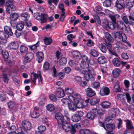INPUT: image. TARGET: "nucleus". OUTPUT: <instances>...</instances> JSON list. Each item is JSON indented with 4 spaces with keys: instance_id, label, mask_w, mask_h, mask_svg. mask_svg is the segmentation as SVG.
<instances>
[{
    "instance_id": "nucleus-59",
    "label": "nucleus",
    "mask_w": 134,
    "mask_h": 134,
    "mask_svg": "<svg viewBox=\"0 0 134 134\" xmlns=\"http://www.w3.org/2000/svg\"><path fill=\"white\" fill-rule=\"evenodd\" d=\"M49 98L53 102H55L57 100V98L55 95L52 94L49 96Z\"/></svg>"
},
{
    "instance_id": "nucleus-48",
    "label": "nucleus",
    "mask_w": 134,
    "mask_h": 134,
    "mask_svg": "<svg viewBox=\"0 0 134 134\" xmlns=\"http://www.w3.org/2000/svg\"><path fill=\"white\" fill-rule=\"evenodd\" d=\"M2 77L4 82L6 83H8L9 81V79L8 77L7 74L3 73L2 75Z\"/></svg>"
},
{
    "instance_id": "nucleus-6",
    "label": "nucleus",
    "mask_w": 134,
    "mask_h": 134,
    "mask_svg": "<svg viewBox=\"0 0 134 134\" xmlns=\"http://www.w3.org/2000/svg\"><path fill=\"white\" fill-rule=\"evenodd\" d=\"M47 15L46 14H43L36 12L34 14V16L36 19L38 20L41 21L42 23H45L47 21L46 16Z\"/></svg>"
},
{
    "instance_id": "nucleus-17",
    "label": "nucleus",
    "mask_w": 134,
    "mask_h": 134,
    "mask_svg": "<svg viewBox=\"0 0 134 134\" xmlns=\"http://www.w3.org/2000/svg\"><path fill=\"white\" fill-rule=\"evenodd\" d=\"M124 121L126 122V125L127 130H134V127L132 125V121L131 120L127 119L125 120Z\"/></svg>"
},
{
    "instance_id": "nucleus-61",
    "label": "nucleus",
    "mask_w": 134,
    "mask_h": 134,
    "mask_svg": "<svg viewBox=\"0 0 134 134\" xmlns=\"http://www.w3.org/2000/svg\"><path fill=\"white\" fill-rule=\"evenodd\" d=\"M122 58L125 60H127L129 59V56L126 53H123L121 55Z\"/></svg>"
},
{
    "instance_id": "nucleus-27",
    "label": "nucleus",
    "mask_w": 134,
    "mask_h": 134,
    "mask_svg": "<svg viewBox=\"0 0 134 134\" xmlns=\"http://www.w3.org/2000/svg\"><path fill=\"white\" fill-rule=\"evenodd\" d=\"M38 76V74H37L34 72L31 73V80L35 85H36V80Z\"/></svg>"
},
{
    "instance_id": "nucleus-18",
    "label": "nucleus",
    "mask_w": 134,
    "mask_h": 134,
    "mask_svg": "<svg viewBox=\"0 0 134 134\" xmlns=\"http://www.w3.org/2000/svg\"><path fill=\"white\" fill-rule=\"evenodd\" d=\"M56 95L58 97L61 98L64 96L65 94L64 90L59 88L57 89Z\"/></svg>"
},
{
    "instance_id": "nucleus-55",
    "label": "nucleus",
    "mask_w": 134,
    "mask_h": 134,
    "mask_svg": "<svg viewBox=\"0 0 134 134\" xmlns=\"http://www.w3.org/2000/svg\"><path fill=\"white\" fill-rule=\"evenodd\" d=\"M31 117L34 118H38L40 116L39 114L36 111H34L31 114Z\"/></svg>"
},
{
    "instance_id": "nucleus-4",
    "label": "nucleus",
    "mask_w": 134,
    "mask_h": 134,
    "mask_svg": "<svg viewBox=\"0 0 134 134\" xmlns=\"http://www.w3.org/2000/svg\"><path fill=\"white\" fill-rule=\"evenodd\" d=\"M74 98L75 103L77 108H84L85 107L86 104H84L86 103V101L82 100L79 96H78L77 94L74 96Z\"/></svg>"
},
{
    "instance_id": "nucleus-43",
    "label": "nucleus",
    "mask_w": 134,
    "mask_h": 134,
    "mask_svg": "<svg viewBox=\"0 0 134 134\" xmlns=\"http://www.w3.org/2000/svg\"><path fill=\"white\" fill-rule=\"evenodd\" d=\"M115 0H105L103 2V5L106 7H109L111 6V2Z\"/></svg>"
},
{
    "instance_id": "nucleus-3",
    "label": "nucleus",
    "mask_w": 134,
    "mask_h": 134,
    "mask_svg": "<svg viewBox=\"0 0 134 134\" xmlns=\"http://www.w3.org/2000/svg\"><path fill=\"white\" fill-rule=\"evenodd\" d=\"M65 130L66 132L70 131L71 134H75L76 132L75 128L79 129L81 127L80 124L79 123H76L73 125L69 123Z\"/></svg>"
},
{
    "instance_id": "nucleus-19",
    "label": "nucleus",
    "mask_w": 134,
    "mask_h": 134,
    "mask_svg": "<svg viewBox=\"0 0 134 134\" xmlns=\"http://www.w3.org/2000/svg\"><path fill=\"white\" fill-rule=\"evenodd\" d=\"M8 47L10 49L16 50L18 48L19 45L16 42L13 41L9 44Z\"/></svg>"
},
{
    "instance_id": "nucleus-47",
    "label": "nucleus",
    "mask_w": 134,
    "mask_h": 134,
    "mask_svg": "<svg viewBox=\"0 0 134 134\" xmlns=\"http://www.w3.org/2000/svg\"><path fill=\"white\" fill-rule=\"evenodd\" d=\"M27 47L24 45H21L20 46V50L21 53H25L28 51Z\"/></svg>"
},
{
    "instance_id": "nucleus-20",
    "label": "nucleus",
    "mask_w": 134,
    "mask_h": 134,
    "mask_svg": "<svg viewBox=\"0 0 134 134\" xmlns=\"http://www.w3.org/2000/svg\"><path fill=\"white\" fill-rule=\"evenodd\" d=\"M37 59L38 63H41L44 59V54L41 52H38L36 53Z\"/></svg>"
},
{
    "instance_id": "nucleus-15",
    "label": "nucleus",
    "mask_w": 134,
    "mask_h": 134,
    "mask_svg": "<svg viewBox=\"0 0 134 134\" xmlns=\"http://www.w3.org/2000/svg\"><path fill=\"white\" fill-rule=\"evenodd\" d=\"M115 28L118 30H122L126 26L124 23L122 21H117L116 23Z\"/></svg>"
},
{
    "instance_id": "nucleus-5",
    "label": "nucleus",
    "mask_w": 134,
    "mask_h": 134,
    "mask_svg": "<svg viewBox=\"0 0 134 134\" xmlns=\"http://www.w3.org/2000/svg\"><path fill=\"white\" fill-rule=\"evenodd\" d=\"M13 1V0H8L6 2V10L9 13H10L13 11H15L16 9V6L14 5Z\"/></svg>"
},
{
    "instance_id": "nucleus-44",
    "label": "nucleus",
    "mask_w": 134,
    "mask_h": 134,
    "mask_svg": "<svg viewBox=\"0 0 134 134\" xmlns=\"http://www.w3.org/2000/svg\"><path fill=\"white\" fill-rule=\"evenodd\" d=\"M105 37L107 39L105 41H108L109 42H113L114 40L113 37L108 32H107L105 34Z\"/></svg>"
},
{
    "instance_id": "nucleus-21",
    "label": "nucleus",
    "mask_w": 134,
    "mask_h": 134,
    "mask_svg": "<svg viewBox=\"0 0 134 134\" xmlns=\"http://www.w3.org/2000/svg\"><path fill=\"white\" fill-rule=\"evenodd\" d=\"M84 71L85 72V73H83L84 74V77L87 81H93L94 80L95 78L93 76H91L87 71Z\"/></svg>"
},
{
    "instance_id": "nucleus-63",
    "label": "nucleus",
    "mask_w": 134,
    "mask_h": 134,
    "mask_svg": "<svg viewBox=\"0 0 134 134\" xmlns=\"http://www.w3.org/2000/svg\"><path fill=\"white\" fill-rule=\"evenodd\" d=\"M22 32V31L18 30L16 29L15 32V34L17 37H19L21 35Z\"/></svg>"
},
{
    "instance_id": "nucleus-46",
    "label": "nucleus",
    "mask_w": 134,
    "mask_h": 134,
    "mask_svg": "<svg viewBox=\"0 0 134 134\" xmlns=\"http://www.w3.org/2000/svg\"><path fill=\"white\" fill-rule=\"evenodd\" d=\"M122 19L126 24H129L132 25H133L134 24V22L131 21H129L128 19L126 16H124L122 18Z\"/></svg>"
},
{
    "instance_id": "nucleus-14",
    "label": "nucleus",
    "mask_w": 134,
    "mask_h": 134,
    "mask_svg": "<svg viewBox=\"0 0 134 134\" xmlns=\"http://www.w3.org/2000/svg\"><path fill=\"white\" fill-rule=\"evenodd\" d=\"M86 94L87 96L90 97H92L96 94L95 91L92 88L88 87L85 90Z\"/></svg>"
},
{
    "instance_id": "nucleus-40",
    "label": "nucleus",
    "mask_w": 134,
    "mask_h": 134,
    "mask_svg": "<svg viewBox=\"0 0 134 134\" xmlns=\"http://www.w3.org/2000/svg\"><path fill=\"white\" fill-rule=\"evenodd\" d=\"M99 99L96 97H94L92 99L90 100V104L91 105H94L98 104L99 102Z\"/></svg>"
},
{
    "instance_id": "nucleus-1",
    "label": "nucleus",
    "mask_w": 134,
    "mask_h": 134,
    "mask_svg": "<svg viewBox=\"0 0 134 134\" xmlns=\"http://www.w3.org/2000/svg\"><path fill=\"white\" fill-rule=\"evenodd\" d=\"M55 118L57 120L58 126L62 127L65 131L68 124L70 123L69 117L67 115L64 116L60 113L58 112L55 114Z\"/></svg>"
},
{
    "instance_id": "nucleus-30",
    "label": "nucleus",
    "mask_w": 134,
    "mask_h": 134,
    "mask_svg": "<svg viewBox=\"0 0 134 134\" xmlns=\"http://www.w3.org/2000/svg\"><path fill=\"white\" fill-rule=\"evenodd\" d=\"M59 0H48L47 2L48 4L50 6V8H54V6L52 4L53 3L55 6H57L58 3L59 2Z\"/></svg>"
},
{
    "instance_id": "nucleus-64",
    "label": "nucleus",
    "mask_w": 134,
    "mask_h": 134,
    "mask_svg": "<svg viewBox=\"0 0 134 134\" xmlns=\"http://www.w3.org/2000/svg\"><path fill=\"white\" fill-rule=\"evenodd\" d=\"M94 43L92 41L91 39H88L86 43V45L88 47H92L94 46Z\"/></svg>"
},
{
    "instance_id": "nucleus-32",
    "label": "nucleus",
    "mask_w": 134,
    "mask_h": 134,
    "mask_svg": "<svg viewBox=\"0 0 134 134\" xmlns=\"http://www.w3.org/2000/svg\"><path fill=\"white\" fill-rule=\"evenodd\" d=\"M89 63H91L90 62H81L80 64V66L81 68L83 69H85L88 68L89 66Z\"/></svg>"
},
{
    "instance_id": "nucleus-28",
    "label": "nucleus",
    "mask_w": 134,
    "mask_h": 134,
    "mask_svg": "<svg viewBox=\"0 0 134 134\" xmlns=\"http://www.w3.org/2000/svg\"><path fill=\"white\" fill-rule=\"evenodd\" d=\"M113 64L115 67H119L120 66L121 62L117 58H115L112 61Z\"/></svg>"
},
{
    "instance_id": "nucleus-16",
    "label": "nucleus",
    "mask_w": 134,
    "mask_h": 134,
    "mask_svg": "<svg viewBox=\"0 0 134 134\" xmlns=\"http://www.w3.org/2000/svg\"><path fill=\"white\" fill-rule=\"evenodd\" d=\"M4 30L5 34L8 36V37L9 36L13 35V33L12 29L10 27L5 25L4 27Z\"/></svg>"
},
{
    "instance_id": "nucleus-24",
    "label": "nucleus",
    "mask_w": 134,
    "mask_h": 134,
    "mask_svg": "<svg viewBox=\"0 0 134 134\" xmlns=\"http://www.w3.org/2000/svg\"><path fill=\"white\" fill-rule=\"evenodd\" d=\"M109 17L111 20L112 22L114 23L117 22L116 20L119 19L120 17V16L118 14H116L115 15L109 14Z\"/></svg>"
},
{
    "instance_id": "nucleus-13",
    "label": "nucleus",
    "mask_w": 134,
    "mask_h": 134,
    "mask_svg": "<svg viewBox=\"0 0 134 134\" xmlns=\"http://www.w3.org/2000/svg\"><path fill=\"white\" fill-rule=\"evenodd\" d=\"M34 57V54L31 52L26 53L24 57V62L25 63L30 62Z\"/></svg>"
},
{
    "instance_id": "nucleus-39",
    "label": "nucleus",
    "mask_w": 134,
    "mask_h": 134,
    "mask_svg": "<svg viewBox=\"0 0 134 134\" xmlns=\"http://www.w3.org/2000/svg\"><path fill=\"white\" fill-rule=\"evenodd\" d=\"M81 119V118L77 114H74L72 117L71 120L74 122H78Z\"/></svg>"
},
{
    "instance_id": "nucleus-29",
    "label": "nucleus",
    "mask_w": 134,
    "mask_h": 134,
    "mask_svg": "<svg viewBox=\"0 0 134 134\" xmlns=\"http://www.w3.org/2000/svg\"><path fill=\"white\" fill-rule=\"evenodd\" d=\"M72 56L76 59H80L81 57V55L80 53L77 51H75L72 52L71 53Z\"/></svg>"
},
{
    "instance_id": "nucleus-53",
    "label": "nucleus",
    "mask_w": 134,
    "mask_h": 134,
    "mask_svg": "<svg viewBox=\"0 0 134 134\" xmlns=\"http://www.w3.org/2000/svg\"><path fill=\"white\" fill-rule=\"evenodd\" d=\"M115 24H116V23H114L113 22L109 21V26L108 27L111 30H113L115 28Z\"/></svg>"
},
{
    "instance_id": "nucleus-57",
    "label": "nucleus",
    "mask_w": 134,
    "mask_h": 134,
    "mask_svg": "<svg viewBox=\"0 0 134 134\" xmlns=\"http://www.w3.org/2000/svg\"><path fill=\"white\" fill-rule=\"evenodd\" d=\"M117 97L118 99H120L121 100L124 101L125 99V96L123 94H118L117 95Z\"/></svg>"
},
{
    "instance_id": "nucleus-12",
    "label": "nucleus",
    "mask_w": 134,
    "mask_h": 134,
    "mask_svg": "<svg viewBox=\"0 0 134 134\" xmlns=\"http://www.w3.org/2000/svg\"><path fill=\"white\" fill-rule=\"evenodd\" d=\"M115 6L119 9H121L125 6V1L124 0H117L115 3Z\"/></svg>"
},
{
    "instance_id": "nucleus-51",
    "label": "nucleus",
    "mask_w": 134,
    "mask_h": 134,
    "mask_svg": "<svg viewBox=\"0 0 134 134\" xmlns=\"http://www.w3.org/2000/svg\"><path fill=\"white\" fill-rule=\"evenodd\" d=\"M93 17L96 24L100 25L101 23V21L98 15L96 14H94L93 15Z\"/></svg>"
},
{
    "instance_id": "nucleus-2",
    "label": "nucleus",
    "mask_w": 134,
    "mask_h": 134,
    "mask_svg": "<svg viewBox=\"0 0 134 134\" xmlns=\"http://www.w3.org/2000/svg\"><path fill=\"white\" fill-rule=\"evenodd\" d=\"M114 37L116 38H119L120 41H121L124 43L127 44L128 46L130 47L131 44L130 43L126 41L127 38L125 34L121 31H117L114 33Z\"/></svg>"
},
{
    "instance_id": "nucleus-23",
    "label": "nucleus",
    "mask_w": 134,
    "mask_h": 134,
    "mask_svg": "<svg viewBox=\"0 0 134 134\" xmlns=\"http://www.w3.org/2000/svg\"><path fill=\"white\" fill-rule=\"evenodd\" d=\"M94 110L96 111V115L97 114L100 116L103 115L104 113L105 110L103 108H99V105L97 106L96 108H94Z\"/></svg>"
},
{
    "instance_id": "nucleus-54",
    "label": "nucleus",
    "mask_w": 134,
    "mask_h": 134,
    "mask_svg": "<svg viewBox=\"0 0 134 134\" xmlns=\"http://www.w3.org/2000/svg\"><path fill=\"white\" fill-rule=\"evenodd\" d=\"M21 16L23 20L26 21L27 20L28 13H23L21 14Z\"/></svg>"
},
{
    "instance_id": "nucleus-37",
    "label": "nucleus",
    "mask_w": 134,
    "mask_h": 134,
    "mask_svg": "<svg viewBox=\"0 0 134 134\" xmlns=\"http://www.w3.org/2000/svg\"><path fill=\"white\" fill-rule=\"evenodd\" d=\"M89 53L94 57H97L99 55L98 51L94 49H90L89 51Z\"/></svg>"
},
{
    "instance_id": "nucleus-38",
    "label": "nucleus",
    "mask_w": 134,
    "mask_h": 134,
    "mask_svg": "<svg viewBox=\"0 0 134 134\" xmlns=\"http://www.w3.org/2000/svg\"><path fill=\"white\" fill-rule=\"evenodd\" d=\"M105 44L104 43H102L99 45V47L101 51L103 53H105L107 52V48L105 46Z\"/></svg>"
},
{
    "instance_id": "nucleus-8",
    "label": "nucleus",
    "mask_w": 134,
    "mask_h": 134,
    "mask_svg": "<svg viewBox=\"0 0 134 134\" xmlns=\"http://www.w3.org/2000/svg\"><path fill=\"white\" fill-rule=\"evenodd\" d=\"M70 97L71 98H71H70L71 101H70L68 105L69 108L71 110L75 111L76 110L77 107L76 104H75V103L74 102V96H70Z\"/></svg>"
},
{
    "instance_id": "nucleus-34",
    "label": "nucleus",
    "mask_w": 134,
    "mask_h": 134,
    "mask_svg": "<svg viewBox=\"0 0 134 134\" xmlns=\"http://www.w3.org/2000/svg\"><path fill=\"white\" fill-rule=\"evenodd\" d=\"M97 60L98 62L100 64H103L107 63V59L104 56L99 57Z\"/></svg>"
},
{
    "instance_id": "nucleus-9",
    "label": "nucleus",
    "mask_w": 134,
    "mask_h": 134,
    "mask_svg": "<svg viewBox=\"0 0 134 134\" xmlns=\"http://www.w3.org/2000/svg\"><path fill=\"white\" fill-rule=\"evenodd\" d=\"M22 124L23 127L22 129L26 133L27 132V130H30L31 129V124L30 122L28 121L25 120L23 121Z\"/></svg>"
},
{
    "instance_id": "nucleus-58",
    "label": "nucleus",
    "mask_w": 134,
    "mask_h": 134,
    "mask_svg": "<svg viewBox=\"0 0 134 134\" xmlns=\"http://www.w3.org/2000/svg\"><path fill=\"white\" fill-rule=\"evenodd\" d=\"M50 65L49 63L47 62H45L43 65V68L45 70H48Z\"/></svg>"
},
{
    "instance_id": "nucleus-10",
    "label": "nucleus",
    "mask_w": 134,
    "mask_h": 134,
    "mask_svg": "<svg viewBox=\"0 0 134 134\" xmlns=\"http://www.w3.org/2000/svg\"><path fill=\"white\" fill-rule=\"evenodd\" d=\"M97 116L96 111L94 109L88 112L86 115V118L91 120H93Z\"/></svg>"
},
{
    "instance_id": "nucleus-7",
    "label": "nucleus",
    "mask_w": 134,
    "mask_h": 134,
    "mask_svg": "<svg viewBox=\"0 0 134 134\" xmlns=\"http://www.w3.org/2000/svg\"><path fill=\"white\" fill-rule=\"evenodd\" d=\"M115 129V125L114 123H108L106 125L105 130L106 134H114L113 130Z\"/></svg>"
},
{
    "instance_id": "nucleus-22",
    "label": "nucleus",
    "mask_w": 134,
    "mask_h": 134,
    "mask_svg": "<svg viewBox=\"0 0 134 134\" xmlns=\"http://www.w3.org/2000/svg\"><path fill=\"white\" fill-rule=\"evenodd\" d=\"M8 38V36L5 34L4 31H0V39L3 40L4 43H6L7 41V39Z\"/></svg>"
},
{
    "instance_id": "nucleus-56",
    "label": "nucleus",
    "mask_w": 134,
    "mask_h": 134,
    "mask_svg": "<svg viewBox=\"0 0 134 134\" xmlns=\"http://www.w3.org/2000/svg\"><path fill=\"white\" fill-rule=\"evenodd\" d=\"M65 92L66 93L71 94L73 93L74 91L71 88H65Z\"/></svg>"
},
{
    "instance_id": "nucleus-60",
    "label": "nucleus",
    "mask_w": 134,
    "mask_h": 134,
    "mask_svg": "<svg viewBox=\"0 0 134 134\" xmlns=\"http://www.w3.org/2000/svg\"><path fill=\"white\" fill-rule=\"evenodd\" d=\"M61 102L62 103L66 105H68L70 100L68 98H63L61 100Z\"/></svg>"
},
{
    "instance_id": "nucleus-36",
    "label": "nucleus",
    "mask_w": 134,
    "mask_h": 134,
    "mask_svg": "<svg viewBox=\"0 0 134 134\" xmlns=\"http://www.w3.org/2000/svg\"><path fill=\"white\" fill-rule=\"evenodd\" d=\"M2 54L4 60L7 61L9 56L8 52L5 50H3L2 51Z\"/></svg>"
},
{
    "instance_id": "nucleus-25",
    "label": "nucleus",
    "mask_w": 134,
    "mask_h": 134,
    "mask_svg": "<svg viewBox=\"0 0 134 134\" xmlns=\"http://www.w3.org/2000/svg\"><path fill=\"white\" fill-rule=\"evenodd\" d=\"M8 108L11 110L14 109L16 107V104L15 102L13 101L10 100L7 103Z\"/></svg>"
},
{
    "instance_id": "nucleus-49",
    "label": "nucleus",
    "mask_w": 134,
    "mask_h": 134,
    "mask_svg": "<svg viewBox=\"0 0 134 134\" xmlns=\"http://www.w3.org/2000/svg\"><path fill=\"white\" fill-rule=\"evenodd\" d=\"M39 41H38L36 44L32 45L29 46H28L30 49L33 50L36 49L37 47L39 46Z\"/></svg>"
},
{
    "instance_id": "nucleus-45",
    "label": "nucleus",
    "mask_w": 134,
    "mask_h": 134,
    "mask_svg": "<svg viewBox=\"0 0 134 134\" xmlns=\"http://www.w3.org/2000/svg\"><path fill=\"white\" fill-rule=\"evenodd\" d=\"M100 83L99 82L96 81L93 82L92 84V87L97 90L100 88Z\"/></svg>"
},
{
    "instance_id": "nucleus-62",
    "label": "nucleus",
    "mask_w": 134,
    "mask_h": 134,
    "mask_svg": "<svg viewBox=\"0 0 134 134\" xmlns=\"http://www.w3.org/2000/svg\"><path fill=\"white\" fill-rule=\"evenodd\" d=\"M81 58L82 59V60L81 62H90L91 60L88 59V57L86 55H83L82 56H81Z\"/></svg>"
},
{
    "instance_id": "nucleus-35",
    "label": "nucleus",
    "mask_w": 134,
    "mask_h": 134,
    "mask_svg": "<svg viewBox=\"0 0 134 134\" xmlns=\"http://www.w3.org/2000/svg\"><path fill=\"white\" fill-rule=\"evenodd\" d=\"M19 17V14L18 13L14 12L12 13L9 16L10 19L13 21L16 20Z\"/></svg>"
},
{
    "instance_id": "nucleus-33",
    "label": "nucleus",
    "mask_w": 134,
    "mask_h": 134,
    "mask_svg": "<svg viewBox=\"0 0 134 134\" xmlns=\"http://www.w3.org/2000/svg\"><path fill=\"white\" fill-rule=\"evenodd\" d=\"M111 105L109 101H103L100 104V105L104 109L109 108Z\"/></svg>"
},
{
    "instance_id": "nucleus-42",
    "label": "nucleus",
    "mask_w": 134,
    "mask_h": 134,
    "mask_svg": "<svg viewBox=\"0 0 134 134\" xmlns=\"http://www.w3.org/2000/svg\"><path fill=\"white\" fill-rule=\"evenodd\" d=\"M43 40L44 43L46 45H50L52 42V39L50 37H45Z\"/></svg>"
},
{
    "instance_id": "nucleus-26",
    "label": "nucleus",
    "mask_w": 134,
    "mask_h": 134,
    "mask_svg": "<svg viewBox=\"0 0 134 134\" xmlns=\"http://www.w3.org/2000/svg\"><path fill=\"white\" fill-rule=\"evenodd\" d=\"M121 71L119 68H116L113 70L112 74L113 77L115 78L118 77Z\"/></svg>"
},
{
    "instance_id": "nucleus-11",
    "label": "nucleus",
    "mask_w": 134,
    "mask_h": 134,
    "mask_svg": "<svg viewBox=\"0 0 134 134\" xmlns=\"http://www.w3.org/2000/svg\"><path fill=\"white\" fill-rule=\"evenodd\" d=\"M109 88L106 86H103L100 89L99 94L102 96H105L108 95L110 93Z\"/></svg>"
},
{
    "instance_id": "nucleus-50",
    "label": "nucleus",
    "mask_w": 134,
    "mask_h": 134,
    "mask_svg": "<svg viewBox=\"0 0 134 134\" xmlns=\"http://www.w3.org/2000/svg\"><path fill=\"white\" fill-rule=\"evenodd\" d=\"M59 62L60 65H64L66 63L67 59L64 57H62L59 59Z\"/></svg>"
},
{
    "instance_id": "nucleus-41",
    "label": "nucleus",
    "mask_w": 134,
    "mask_h": 134,
    "mask_svg": "<svg viewBox=\"0 0 134 134\" xmlns=\"http://www.w3.org/2000/svg\"><path fill=\"white\" fill-rule=\"evenodd\" d=\"M46 108L47 110L50 112H52L55 110L54 106L51 104H48L46 106Z\"/></svg>"
},
{
    "instance_id": "nucleus-52",
    "label": "nucleus",
    "mask_w": 134,
    "mask_h": 134,
    "mask_svg": "<svg viewBox=\"0 0 134 134\" xmlns=\"http://www.w3.org/2000/svg\"><path fill=\"white\" fill-rule=\"evenodd\" d=\"M24 22L22 23V22L20 23H18L16 26V29L22 30L24 28Z\"/></svg>"
},
{
    "instance_id": "nucleus-31",
    "label": "nucleus",
    "mask_w": 134,
    "mask_h": 134,
    "mask_svg": "<svg viewBox=\"0 0 134 134\" xmlns=\"http://www.w3.org/2000/svg\"><path fill=\"white\" fill-rule=\"evenodd\" d=\"M80 134H91L92 132L90 130L84 128L80 129L79 130Z\"/></svg>"
}]
</instances>
